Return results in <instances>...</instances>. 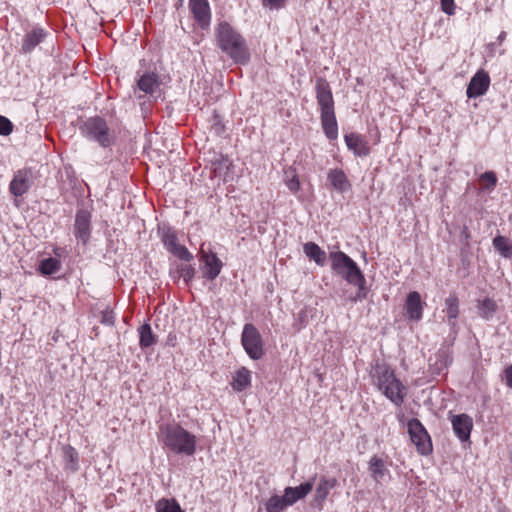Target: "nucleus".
<instances>
[{
	"instance_id": "obj_1",
	"label": "nucleus",
	"mask_w": 512,
	"mask_h": 512,
	"mask_svg": "<svg viewBox=\"0 0 512 512\" xmlns=\"http://www.w3.org/2000/svg\"><path fill=\"white\" fill-rule=\"evenodd\" d=\"M219 48L235 63L246 64L250 59L244 38L227 22H220L215 30Z\"/></svg>"
},
{
	"instance_id": "obj_2",
	"label": "nucleus",
	"mask_w": 512,
	"mask_h": 512,
	"mask_svg": "<svg viewBox=\"0 0 512 512\" xmlns=\"http://www.w3.org/2000/svg\"><path fill=\"white\" fill-rule=\"evenodd\" d=\"M164 447L178 455L192 456L196 451L197 438L180 424L160 426Z\"/></svg>"
},
{
	"instance_id": "obj_3",
	"label": "nucleus",
	"mask_w": 512,
	"mask_h": 512,
	"mask_svg": "<svg viewBox=\"0 0 512 512\" xmlns=\"http://www.w3.org/2000/svg\"><path fill=\"white\" fill-rule=\"evenodd\" d=\"M80 131L85 138L98 143L102 148H109L116 141L115 131L99 116L86 119L80 126Z\"/></svg>"
},
{
	"instance_id": "obj_4",
	"label": "nucleus",
	"mask_w": 512,
	"mask_h": 512,
	"mask_svg": "<svg viewBox=\"0 0 512 512\" xmlns=\"http://www.w3.org/2000/svg\"><path fill=\"white\" fill-rule=\"evenodd\" d=\"M377 386L395 405L401 406L406 396V387L396 378L394 371L386 366L376 369Z\"/></svg>"
},
{
	"instance_id": "obj_5",
	"label": "nucleus",
	"mask_w": 512,
	"mask_h": 512,
	"mask_svg": "<svg viewBox=\"0 0 512 512\" xmlns=\"http://www.w3.org/2000/svg\"><path fill=\"white\" fill-rule=\"evenodd\" d=\"M331 269L346 282L357 283L363 280V273L357 263L342 251L330 252Z\"/></svg>"
},
{
	"instance_id": "obj_6",
	"label": "nucleus",
	"mask_w": 512,
	"mask_h": 512,
	"mask_svg": "<svg viewBox=\"0 0 512 512\" xmlns=\"http://www.w3.org/2000/svg\"><path fill=\"white\" fill-rule=\"evenodd\" d=\"M241 344L251 359L259 360L263 357V340L260 332L252 323L244 325L241 335Z\"/></svg>"
},
{
	"instance_id": "obj_7",
	"label": "nucleus",
	"mask_w": 512,
	"mask_h": 512,
	"mask_svg": "<svg viewBox=\"0 0 512 512\" xmlns=\"http://www.w3.org/2000/svg\"><path fill=\"white\" fill-rule=\"evenodd\" d=\"M408 433L411 441L421 455H429L433 451L431 438L417 418L408 421Z\"/></svg>"
},
{
	"instance_id": "obj_8",
	"label": "nucleus",
	"mask_w": 512,
	"mask_h": 512,
	"mask_svg": "<svg viewBox=\"0 0 512 512\" xmlns=\"http://www.w3.org/2000/svg\"><path fill=\"white\" fill-rule=\"evenodd\" d=\"M74 236L84 246L88 244L91 237V214L86 210H79L75 216Z\"/></svg>"
},
{
	"instance_id": "obj_9",
	"label": "nucleus",
	"mask_w": 512,
	"mask_h": 512,
	"mask_svg": "<svg viewBox=\"0 0 512 512\" xmlns=\"http://www.w3.org/2000/svg\"><path fill=\"white\" fill-rule=\"evenodd\" d=\"M316 99L320 106L321 112L333 111L334 100L333 94L328 81L322 77H318L315 83Z\"/></svg>"
},
{
	"instance_id": "obj_10",
	"label": "nucleus",
	"mask_w": 512,
	"mask_h": 512,
	"mask_svg": "<svg viewBox=\"0 0 512 512\" xmlns=\"http://www.w3.org/2000/svg\"><path fill=\"white\" fill-rule=\"evenodd\" d=\"M489 85L490 76L485 70L481 69L471 78L467 86L466 95L468 98L482 96L487 92Z\"/></svg>"
},
{
	"instance_id": "obj_11",
	"label": "nucleus",
	"mask_w": 512,
	"mask_h": 512,
	"mask_svg": "<svg viewBox=\"0 0 512 512\" xmlns=\"http://www.w3.org/2000/svg\"><path fill=\"white\" fill-rule=\"evenodd\" d=\"M425 302L422 301L421 295L417 291H412L407 295L404 310L405 316L410 321L418 322L423 317Z\"/></svg>"
},
{
	"instance_id": "obj_12",
	"label": "nucleus",
	"mask_w": 512,
	"mask_h": 512,
	"mask_svg": "<svg viewBox=\"0 0 512 512\" xmlns=\"http://www.w3.org/2000/svg\"><path fill=\"white\" fill-rule=\"evenodd\" d=\"M189 10L197 24L206 29L211 22V10L208 0H189Z\"/></svg>"
},
{
	"instance_id": "obj_13",
	"label": "nucleus",
	"mask_w": 512,
	"mask_h": 512,
	"mask_svg": "<svg viewBox=\"0 0 512 512\" xmlns=\"http://www.w3.org/2000/svg\"><path fill=\"white\" fill-rule=\"evenodd\" d=\"M32 172L30 169L18 170L10 182L9 190L17 197L24 195L31 187Z\"/></svg>"
},
{
	"instance_id": "obj_14",
	"label": "nucleus",
	"mask_w": 512,
	"mask_h": 512,
	"mask_svg": "<svg viewBox=\"0 0 512 512\" xmlns=\"http://www.w3.org/2000/svg\"><path fill=\"white\" fill-rule=\"evenodd\" d=\"M443 312L446 314V323L453 332L457 331V318L460 314V301L456 292H450L448 297L444 301Z\"/></svg>"
},
{
	"instance_id": "obj_15",
	"label": "nucleus",
	"mask_w": 512,
	"mask_h": 512,
	"mask_svg": "<svg viewBox=\"0 0 512 512\" xmlns=\"http://www.w3.org/2000/svg\"><path fill=\"white\" fill-rule=\"evenodd\" d=\"M315 479L316 475L297 487L289 486L284 489L283 494L290 506L294 505L298 500L304 499L313 490Z\"/></svg>"
},
{
	"instance_id": "obj_16",
	"label": "nucleus",
	"mask_w": 512,
	"mask_h": 512,
	"mask_svg": "<svg viewBox=\"0 0 512 512\" xmlns=\"http://www.w3.org/2000/svg\"><path fill=\"white\" fill-rule=\"evenodd\" d=\"M451 422H452L453 431L457 435V437L462 442L469 440L471 430L473 428L472 418L470 416H468L467 414H459V415L453 416Z\"/></svg>"
},
{
	"instance_id": "obj_17",
	"label": "nucleus",
	"mask_w": 512,
	"mask_h": 512,
	"mask_svg": "<svg viewBox=\"0 0 512 512\" xmlns=\"http://www.w3.org/2000/svg\"><path fill=\"white\" fill-rule=\"evenodd\" d=\"M452 355L448 349H439L433 357L429 359V368L433 374L442 375L452 363Z\"/></svg>"
},
{
	"instance_id": "obj_18",
	"label": "nucleus",
	"mask_w": 512,
	"mask_h": 512,
	"mask_svg": "<svg viewBox=\"0 0 512 512\" xmlns=\"http://www.w3.org/2000/svg\"><path fill=\"white\" fill-rule=\"evenodd\" d=\"M344 140L348 149L353 151L356 156L365 157L369 155L370 148L362 135L351 132L344 136Z\"/></svg>"
},
{
	"instance_id": "obj_19",
	"label": "nucleus",
	"mask_w": 512,
	"mask_h": 512,
	"mask_svg": "<svg viewBox=\"0 0 512 512\" xmlns=\"http://www.w3.org/2000/svg\"><path fill=\"white\" fill-rule=\"evenodd\" d=\"M210 162L215 177L226 180L233 167L232 161L223 154H215Z\"/></svg>"
},
{
	"instance_id": "obj_20",
	"label": "nucleus",
	"mask_w": 512,
	"mask_h": 512,
	"mask_svg": "<svg viewBox=\"0 0 512 512\" xmlns=\"http://www.w3.org/2000/svg\"><path fill=\"white\" fill-rule=\"evenodd\" d=\"M327 179L332 187L340 193H345L351 189V183L342 169H330Z\"/></svg>"
},
{
	"instance_id": "obj_21",
	"label": "nucleus",
	"mask_w": 512,
	"mask_h": 512,
	"mask_svg": "<svg viewBox=\"0 0 512 512\" xmlns=\"http://www.w3.org/2000/svg\"><path fill=\"white\" fill-rule=\"evenodd\" d=\"M202 257L204 261L203 276L208 280L216 279L221 272V260L214 253L204 254Z\"/></svg>"
},
{
	"instance_id": "obj_22",
	"label": "nucleus",
	"mask_w": 512,
	"mask_h": 512,
	"mask_svg": "<svg viewBox=\"0 0 512 512\" xmlns=\"http://www.w3.org/2000/svg\"><path fill=\"white\" fill-rule=\"evenodd\" d=\"M160 85L159 76L155 73H145L137 81L138 89L151 96H154L160 89Z\"/></svg>"
},
{
	"instance_id": "obj_23",
	"label": "nucleus",
	"mask_w": 512,
	"mask_h": 512,
	"mask_svg": "<svg viewBox=\"0 0 512 512\" xmlns=\"http://www.w3.org/2000/svg\"><path fill=\"white\" fill-rule=\"evenodd\" d=\"M321 124L325 135L330 140H335L338 137V125L336 121L335 112L327 111L321 112Z\"/></svg>"
},
{
	"instance_id": "obj_24",
	"label": "nucleus",
	"mask_w": 512,
	"mask_h": 512,
	"mask_svg": "<svg viewBox=\"0 0 512 512\" xmlns=\"http://www.w3.org/2000/svg\"><path fill=\"white\" fill-rule=\"evenodd\" d=\"M46 36V32L39 27L32 29L28 32L22 43V51L24 53H30L38 44H40Z\"/></svg>"
},
{
	"instance_id": "obj_25",
	"label": "nucleus",
	"mask_w": 512,
	"mask_h": 512,
	"mask_svg": "<svg viewBox=\"0 0 512 512\" xmlns=\"http://www.w3.org/2000/svg\"><path fill=\"white\" fill-rule=\"evenodd\" d=\"M232 388L237 392H242L251 385V372L246 367L238 369L232 380Z\"/></svg>"
},
{
	"instance_id": "obj_26",
	"label": "nucleus",
	"mask_w": 512,
	"mask_h": 512,
	"mask_svg": "<svg viewBox=\"0 0 512 512\" xmlns=\"http://www.w3.org/2000/svg\"><path fill=\"white\" fill-rule=\"evenodd\" d=\"M139 345L142 350L147 349L157 342V337L153 333L150 324L144 323L138 328Z\"/></svg>"
},
{
	"instance_id": "obj_27",
	"label": "nucleus",
	"mask_w": 512,
	"mask_h": 512,
	"mask_svg": "<svg viewBox=\"0 0 512 512\" xmlns=\"http://www.w3.org/2000/svg\"><path fill=\"white\" fill-rule=\"evenodd\" d=\"M305 255L314 260L317 265L323 266L326 260V253L316 243L307 242L303 246Z\"/></svg>"
},
{
	"instance_id": "obj_28",
	"label": "nucleus",
	"mask_w": 512,
	"mask_h": 512,
	"mask_svg": "<svg viewBox=\"0 0 512 512\" xmlns=\"http://www.w3.org/2000/svg\"><path fill=\"white\" fill-rule=\"evenodd\" d=\"M335 485L336 479L322 477L315 490V501L321 504Z\"/></svg>"
},
{
	"instance_id": "obj_29",
	"label": "nucleus",
	"mask_w": 512,
	"mask_h": 512,
	"mask_svg": "<svg viewBox=\"0 0 512 512\" xmlns=\"http://www.w3.org/2000/svg\"><path fill=\"white\" fill-rule=\"evenodd\" d=\"M369 471L371 472L372 478L377 483H381L385 475L388 474L385 462L377 456L371 457L369 461Z\"/></svg>"
},
{
	"instance_id": "obj_30",
	"label": "nucleus",
	"mask_w": 512,
	"mask_h": 512,
	"mask_svg": "<svg viewBox=\"0 0 512 512\" xmlns=\"http://www.w3.org/2000/svg\"><path fill=\"white\" fill-rule=\"evenodd\" d=\"M497 307V303L491 298H485L477 302L478 315L486 320L494 316Z\"/></svg>"
},
{
	"instance_id": "obj_31",
	"label": "nucleus",
	"mask_w": 512,
	"mask_h": 512,
	"mask_svg": "<svg viewBox=\"0 0 512 512\" xmlns=\"http://www.w3.org/2000/svg\"><path fill=\"white\" fill-rule=\"evenodd\" d=\"M494 249L504 258H512V241L497 235L492 241Z\"/></svg>"
},
{
	"instance_id": "obj_32",
	"label": "nucleus",
	"mask_w": 512,
	"mask_h": 512,
	"mask_svg": "<svg viewBox=\"0 0 512 512\" xmlns=\"http://www.w3.org/2000/svg\"><path fill=\"white\" fill-rule=\"evenodd\" d=\"M264 506H265L266 512H283L290 505L283 494L282 496H279V495L271 496L265 502Z\"/></svg>"
},
{
	"instance_id": "obj_33",
	"label": "nucleus",
	"mask_w": 512,
	"mask_h": 512,
	"mask_svg": "<svg viewBox=\"0 0 512 512\" xmlns=\"http://www.w3.org/2000/svg\"><path fill=\"white\" fill-rule=\"evenodd\" d=\"M60 267L61 263L58 259L49 257L40 261L38 270L42 275H52L57 273Z\"/></svg>"
},
{
	"instance_id": "obj_34",
	"label": "nucleus",
	"mask_w": 512,
	"mask_h": 512,
	"mask_svg": "<svg viewBox=\"0 0 512 512\" xmlns=\"http://www.w3.org/2000/svg\"><path fill=\"white\" fill-rule=\"evenodd\" d=\"M65 465L67 469L75 471L78 463V452L70 445L63 447Z\"/></svg>"
},
{
	"instance_id": "obj_35",
	"label": "nucleus",
	"mask_w": 512,
	"mask_h": 512,
	"mask_svg": "<svg viewBox=\"0 0 512 512\" xmlns=\"http://www.w3.org/2000/svg\"><path fill=\"white\" fill-rule=\"evenodd\" d=\"M157 512H184L174 499L162 498L156 503Z\"/></svg>"
},
{
	"instance_id": "obj_36",
	"label": "nucleus",
	"mask_w": 512,
	"mask_h": 512,
	"mask_svg": "<svg viewBox=\"0 0 512 512\" xmlns=\"http://www.w3.org/2000/svg\"><path fill=\"white\" fill-rule=\"evenodd\" d=\"M161 240L165 248L169 251L178 244L177 235L171 228H163L161 232Z\"/></svg>"
},
{
	"instance_id": "obj_37",
	"label": "nucleus",
	"mask_w": 512,
	"mask_h": 512,
	"mask_svg": "<svg viewBox=\"0 0 512 512\" xmlns=\"http://www.w3.org/2000/svg\"><path fill=\"white\" fill-rule=\"evenodd\" d=\"M480 181L483 184V189L491 191L497 184V177L493 171H487L480 176Z\"/></svg>"
},
{
	"instance_id": "obj_38",
	"label": "nucleus",
	"mask_w": 512,
	"mask_h": 512,
	"mask_svg": "<svg viewBox=\"0 0 512 512\" xmlns=\"http://www.w3.org/2000/svg\"><path fill=\"white\" fill-rule=\"evenodd\" d=\"M285 176H286L285 183H286L288 189L292 193L298 192L300 189V182H299V179H298L297 175L295 174L294 170L286 171Z\"/></svg>"
},
{
	"instance_id": "obj_39",
	"label": "nucleus",
	"mask_w": 512,
	"mask_h": 512,
	"mask_svg": "<svg viewBox=\"0 0 512 512\" xmlns=\"http://www.w3.org/2000/svg\"><path fill=\"white\" fill-rule=\"evenodd\" d=\"M169 252L183 261L188 262L193 259V255L188 251V249L185 246L180 245L179 243L175 247H173L172 250H169Z\"/></svg>"
},
{
	"instance_id": "obj_40",
	"label": "nucleus",
	"mask_w": 512,
	"mask_h": 512,
	"mask_svg": "<svg viewBox=\"0 0 512 512\" xmlns=\"http://www.w3.org/2000/svg\"><path fill=\"white\" fill-rule=\"evenodd\" d=\"M350 284L354 285V286H356L358 288V291H357L355 297H353L351 299L353 302H356L358 300H363V299H365L367 297V288L365 286L366 279H365L364 276H363V280L362 281H360V280L358 281L357 280V283H350Z\"/></svg>"
},
{
	"instance_id": "obj_41",
	"label": "nucleus",
	"mask_w": 512,
	"mask_h": 512,
	"mask_svg": "<svg viewBox=\"0 0 512 512\" xmlns=\"http://www.w3.org/2000/svg\"><path fill=\"white\" fill-rule=\"evenodd\" d=\"M178 272L180 274V277L183 278L186 284H188L194 277L195 270L192 266L182 264L178 268Z\"/></svg>"
},
{
	"instance_id": "obj_42",
	"label": "nucleus",
	"mask_w": 512,
	"mask_h": 512,
	"mask_svg": "<svg viewBox=\"0 0 512 512\" xmlns=\"http://www.w3.org/2000/svg\"><path fill=\"white\" fill-rule=\"evenodd\" d=\"M13 131V123L5 116L0 115V135L8 136Z\"/></svg>"
},
{
	"instance_id": "obj_43",
	"label": "nucleus",
	"mask_w": 512,
	"mask_h": 512,
	"mask_svg": "<svg viewBox=\"0 0 512 512\" xmlns=\"http://www.w3.org/2000/svg\"><path fill=\"white\" fill-rule=\"evenodd\" d=\"M115 322V315L112 310L106 309L101 313V323L112 326Z\"/></svg>"
},
{
	"instance_id": "obj_44",
	"label": "nucleus",
	"mask_w": 512,
	"mask_h": 512,
	"mask_svg": "<svg viewBox=\"0 0 512 512\" xmlns=\"http://www.w3.org/2000/svg\"><path fill=\"white\" fill-rule=\"evenodd\" d=\"M287 0H262V5L270 9H280L286 5Z\"/></svg>"
},
{
	"instance_id": "obj_45",
	"label": "nucleus",
	"mask_w": 512,
	"mask_h": 512,
	"mask_svg": "<svg viewBox=\"0 0 512 512\" xmlns=\"http://www.w3.org/2000/svg\"><path fill=\"white\" fill-rule=\"evenodd\" d=\"M502 380L508 388L512 389V363L503 370Z\"/></svg>"
},
{
	"instance_id": "obj_46",
	"label": "nucleus",
	"mask_w": 512,
	"mask_h": 512,
	"mask_svg": "<svg viewBox=\"0 0 512 512\" xmlns=\"http://www.w3.org/2000/svg\"><path fill=\"white\" fill-rule=\"evenodd\" d=\"M441 8L447 15H453L455 13L454 0H441Z\"/></svg>"
},
{
	"instance_id": "obj_47",
	"label": "nucleus",
	"mask_w": 512,
	"mask_h": 512,
	"mask_svg": "<svg viewBox=\"0 0 512 512\" xmlns=\"http://www.w3.org/2000/svg\"><path fill=\"white\" fill-rule=\"evenodd\" d=\"M506 38V32L502 31L498 36V42L501 44Z\"/></svg>"
},
{
	"instance_id": "obj_48",
	"label": "nucleus",
	"mask_w": 512,
	"mask_h": 512,
	"mask_svg": "<svg viewBox=\"0 0 512 512\" xmlns=\"http://www.w3.org/2000/svg\"><path fill=\"white\" fill-rule=\"evenodd\" d=\"M221 130H222V128H218V127L216 128L217 132H220Z\"/></svg>"
}]
</instances>
